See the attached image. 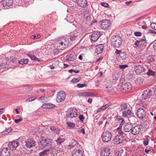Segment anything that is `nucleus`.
<instances>
[{"instance_id":"9","label":"nucleus","mask_w":156,"mask_h":156,"mask_svg":"<svg viewBox=\"0 0 156 156\" xmlns=\"http://www.w3.org/2000/svg\"><path fill=\"white\" fill-rule=\"evenodd\" d=\"M134 44L138 47H140L141 46L143 47H145L147 45V42L145 36H144L140 40L136 41L134 43Z\"/></svg>"},{"instance_id":"32","label":"nucleus","mask_w":156,"mask_h":156,"mask_svg":"<svg viewBox=\"0 0 156 156\" xmlns=\"http://www.w3.org/2000/svg\"><path fill=\"white\" fill-rule=\"evenodd\" d=\"M9 66V64L7 62H4L2 63H0V71L2 69H6Z\"/></svg>"},{"instance_id":"45","label":"nucleus","mask_w":156,"mask_h":156,"mask_svg":"<svg viewBox=\"0 0 156 156\" xmlns=\"http://www.w3.org/2000/svg\"><path fill=\"white\" fill-rule=\"evenodd\" d=\"M146 74L149 76H153L155 74V72L151 70H149L148 72Z\"/></svg>"},{"instance_id":"22","label":"nucleus","mask_w":156,"mask_h":156,"mask_svg":"<svg viewBox=\"0 0 156 156\" xmlns=\"http://www.w3.org/2000/svg\"><path fill=\"white\" fill-rule=\"evenodd\" d=\"M76 3L80 7L84 8L87 5V2L86 0H76Z\"/></svg>"},{"instance_id":"61","label":"nucleus","mask_w":156,"mask_h":156,"mask_svg":"<svg viewBox=\"0 0 156 156\" xmlns=\"http://www.w3.org/2000/svg\"><path fill=\"white\" fill-rule=\"evenodd\" d=\"M116 118L118 121L122 119L121 117L119 115H117Z\"/></svg>"},{"instance_id":"60","label":"nucleus","mask_w":156,"mask_h":156,"mask_svg":"<svg viewBox=\"0 0 156 156\" xmlns=\"http://www.w3.org/2000/svg\"><path fill=\"white\" fill-rule=\"evenodd\" d=\"M55 67V65L53 63L52 65H51L49 66V67L51 69H54Z\"/></svg>"},{"instance_id":"26","label":"nucleus","mask_w":156,"mask_h":156,"mask_svg":"<svg viewBox=\"0 0 156 156\" xmlns=\"http://www.w3.org/2000/svg\"><path fill=\"white\" fill-rule=\"evenodd\" d=\"M117 131L120 136H122V138H123V140L124 139L127 137V134L123 132L121 128L120 127L117 128Z\"/></svg>"},{"instance_id":"13","label":"nucleus","mask_w":156,"mask_h":156,"mask_svg":"<svg viewBox=\"0 0 156 156\" xmlns=\"http://www.w3.org/2000/svg\"><path fill=\"white\" fill-rule=\"evenodd\" d=\"M10 150L7 147H4L2 148L0 152L1 156H10Z\"/></svg>"},{"instance_id":"19","label":"nucleus","mask_w":156,"mask_h":156,"mask_svg":"<svg viewBox=\"0 0 156 156\" xmlns=\"http://www.w3.org/2000/svg\"><path fill=\"white\" fill-rule=\"evenodd\" d=\"M100 35L99 32H96L93 33L91 36V40L92 41L95 42L97 41Z\"/></svg>"},{"instance_id":"4","label":"nucleus","mask_w":156,"mask_h":156,"mask_svg":"<svg viewBox=\"0 0 156 156\" xmlns=\"http://www.w3.org/2000/svg\"><path fill=\"white\" fill-rule=\"evenodd\" d=\"M112 138V133L107 130H104L103 132L101 138L102 141L104 142H108L110 141Z\"/></svg>"},{"instance_id":"21","label":"nucleus","mask_w":156,"mask_h":156,"mask_svg":"<svg viewBox=\"0 0 156 156\" xmlns=\"http://www.w3.org/2000/svg\"><path fill=\"white\" fill-rule=\"evenodd\" d=\"M110 153V149L108 147H106L103 149L101 152V156H108Z\"/></svg>"},{"instance_id":"16","label":"nucleus","mask_w":156,"mask_h":156,"mask_svg":"<svg viewBox=\"0 0 156 156\" xmlns=\"http://www.w3.org/2000/svg\"><path fill=\"white\" fill-rule=\"evenodd\" d=\"M141 131V127L139 126H136L134 127L132 126L131 132L132 134L136 135L140 132Z\"/></svg>"},{"instance_id":"8","label":"nucleus","mask_w":156,"mask_h":156,"mask_svg":"<svg viewBox=\"0 0 156 156\" xmlns=\"http://www.w3.org/2000/svg\"><path fill=\"white\" fill-rule=\"evenodd\" d=\"M77 115V110L76 108H70L67 112V116L69 118H72L76 117Z\"/></svg>"},{"instance_id":"3","label":"nucleus","mask_w":156,"mask_h":156,"mask_svg":"<svg viewBox=\"0 0 156 156\" xmlns=\"http://www.w3.org/2000/svg\"><path fill=\"white\" fill-rule=\"evenodd\" d=\"M122 40L119 36L112 37L111 38L112 45L114 48H119L122 44Z\"/></svg>"},{"instance_id":"25","label":"nucleus","mask_w":156,"mask_h":156,"mask_svg":"<svg viewBox=\"0 0 156 156\" xmlns=\"http://www.w3.org/2000/svg\"><path fill=\"white\" fill-rule=\"evenodd\" d=\"M82 149H76L73 151V156H83Z\"/></svg>"},{"instance_id":"10","label":"nucleus","mask_w":156,"mask_h":156,"mask_svg":"<svg viewBox=\"0 0 156 156\" xmlns=\"http://www.w3.org/2000/svg\"><path fill=\"white\" fill-rule=\"evenodd\" d=\"M152 94V91L151 89H147L144 91L142 94V98L146 99L149 98Z\"/></svg>"},{"instance_id":"11","label":"nucleus","mask_w":156,"mask_h":156,"mask_svg":"<svg viewBox=\"0 0 156 156\" xmlns=\"http://www.w3.org/2000/svg\"><path fill=\"white\" fill-rule=\"evenodd\" d=\"M40 143L43 147H45L51 146L52 142L49 139H43L40 141Z\"/></svg>"},{"instance_id":"51","label":"nucleus","mask_w":156,"mask_h":156,"mask_svg":"<svg viewBox=\"0 0 156 156\" xmlns=\"http://www.w3.org/2000/svg\"><path fill=\"white\" fill-rule=\"evenodd\" d=\"M151 27L153 29L156 30V23H152L151 24Z\"/></svg>"},{"instance_id":"47","label":"nucleus","mask_w":156,"mask_h":156,"mask_svg":"<svg viewBox=\"0 0 156 156\" xmlns=\"http://www.w3.org/2000/svg\"><path fill=\"white\" fill-rule=\"evenodd\" d=\"M63 139L58 138L56 140V142L58 144H60L64 141Z\"/></svg>"},{"instance_id":"43","label":"nucleus","mask_w":156,"mask_h":156,"mask_svg":"<svg viewBox=\"0 0 156 156\" xmlns=\"http://www.w3.org/2000/svg\"><path fill=\"white\" fill-rule=\"evenodd\" d=\"M37 98L36 97H31L30 98H29L28 99H26L25 101V102H30L32 101H33L35 100Z\"/></svg>"},{"instance_id":"5","label":"nucleus","mask_w":156,"mask_h":156,"mask_svg":"<svg viewBox=\"0 0 156 156\" xmlns=\"http://www.w3.org/2000/svg\"><path fill=\"white\" fill-rule=\"evenodd\" d=\"M68 148L73 151L76 149H82L81 146L74 139H72L68 146Z\"/></svg>"},{"instance_id":"14","label":"nucleus","mask_w":156,"mask_h":156,"mask_svg":"<svg viewBox=\"0 0 156 156\" xmlns=\"http://www.w3.org/2000/svg\"><path fill=\"white\" fill-rule=\"evenodd\" d=\"M101 28L103 29H107L110 26V23L109 21L108 20H103L101 21Z\"/></svg>"},{"instance_id":"29","label":"nucleus","mask_w":156,"mask_h":156,"mask_svg":"<svg viewBox=\"0 0 156 156\" xmlns=\"http://www.w3.org/2000/svg\"><path fill=\"white\" fill-rule=\"evenodd\" d=\"M111 104L110 103H108L101 107V108L98 109L97 111L98 113L99 112L102 111H103L107 109L109 106H110Z\"/></svg>"},{"instance_id":"2","label":"nucleus","mask_w":156,"mask_h":156,"mask_svg":"<svg viewBox=\"0 0 156 156\" xmlns=\"http://www.w3.org/2000/svg\"><path fill=\"white\" fill-rule=\"evenodd\" d=\"M143 105L141 106L143 108H140L138 109L136 113L137 117L140 119L143 120L146 118V113L144 108H147L148 106L145 103H142Z\"/></svg>"},{"instance_id":"41","label":"nucleus","mask_w":156,"mask_h":156,"mask_svg":"<svg viewBox=\"0 0 156 156\" xmlns=\"http://www.w3.org/2000/svg\"><path fill=\"white\" fill-rule=\"evenodd\" d=\"M67 125V127L68 128L71 129L74 128L75 126L74 123L70 122H67L66 123Z\"/></svg>"},{"instance_id":"6","label":"nucleus","mask_w":156,"mask_h":156,"mask_svg":"<svg viewBox=\"0 0 156 156\" xmlns=\"http://www.w3.org/2000/svg\"><path fill=\"white\" fill-rule=\"evenodd\" d=\"M66 98V94L63 91H59L57 94L56 100L58 103L63 101Z\"/></svg>"},{"instance_id":"33","label":"nucleus","mask_w":156,"mask_h":156,"mask_svg":"<svg viewBox=\"0 0 156 156\" xmlns=\"http://www.w3.org/2000/svg\"><path fill=\"white\" fill-rule=\"evenodd\" d=\"M84 18L87 21L90 23L91 22V20L92 19L93 16L91 14H89L88 15H87L86 16H84Z\"/></svg>"},{"instance_id":"36","label":"nucleus","mask_w":156,"mask_h":156,"mask_svg":"<svg viewBox=\"0 0 156 156\" xmlns=\"http://www.w3.org/2000/svg\"><path fill=\"white\" fill-rule=\"evenodd\" d=\"M28 62V60L27 58L22 59L19 61L20 64L24 65L27 64Z\"/></svg>"},{"instance_id":"52","label":"nucleus","mask_w":156,"mask_h":156,"mask_svg":"<svg viewBox=\"0 0 156 156\" xmlns=\"http://www.w3.org/2000/svg\"><path fill=\"white\" fill-rule=\"evenodd\" d=\"M25 89L27 91H30L32 90L33 88L31 86H26L25 87Z\"/></svg>"},{"instance_id":"55","label":"nucleus","mask_w":156,"mask_h":156,"mask_svg":"<svg viewBox=\"0 0 156 156\" xmlns=\"http://www.w3.org/2000/svg\"><path fill=\"white\" fill-rule=\"evenodd\" d=\"M80 80V79L79 78H74L72 80V82L73 83H77Z\"/></svg>"},{"instance_id":"63","label":"nucleus","mask_w":156,"mask_h":156,"mask_svg":"<svg viewBox=\"0 0 156 156\" xmlns=\"http://www.w3.org/2000/svg\"><path fill=\"white\" fill-rule=\"evenodd\" d=\"M143 144L145 146H147L148 144V142L147 140H144L143 142Z\"/></svg>"},{"instance_id":"30","label":"nucleus","mask_w":156,"mask_h":156,"mask_svg":"<svg viewBox=\"0 0 156 156\" xmlns=\"http://www.w3.org/2000/svg\"><path fill=\"white\" fill-rule=\"evenodd\" d=\"M50 127V129L52 133L56 134H58L59 133V130L57 127L52 126Z\"/></svg>"},{"instance_id":"7","label":"nucleus","mask_w":156,"mask_h":156,"mask_svg":"<svg viewBox=\"0 0 156 156\" xmlns=\"http://www.w3.org/2000/svg\"><path fill=\"white\" fill-rule=\"evenodd\" d=\"M131 84L129 83H122L120 90L123 92L128 91L131 90Z\"/></svg>"},{"instance_id":"59","label":"nucleus","mask_w":156,"mask_h":156,"mask_svg":"<svg viewBox=\"0 0 156 156\" xmlns=\"http://www.w3.org/2000/svg\"><path fill=\"white\" fill-rule=\"evenodd\" d=\"M44 98H45L44 97L41 96L38 99V100L41 101L42 103H43V100Z\"/></svg>"},{"instance_id":"18","label":"nucleus","mask_w":156,"mask_h":156,"mask_svg":"<svg viewBox=\"0 0 156 156\" xmlns=\"http://www.w3.org/2000/svg\"><path fill=\"white\" fill-rule=\"evenodd\" d=\"M25 143L26 146L28 148L33 147L35 145V142L31 139H27Z\"/></svg>"},{"instance_id":"54","label":"nucleus","mask_w":156,"mask_h":156,"mask_svg":"<svg viewBox=\"0 0 156 156\" xmlns=\"http://www.w3.org/2000/svg\"><path fill=\"white\" fill-rule=\"evenodd\" d=\"M135 36H141V33L139 32H135L134 33Z\"/></svg>"},{"instance_id":"34","label":"nucleus","mask_w":156,"mask_h":156,"mask_svg":"<svg viewBox=\"0 0 156 156\" xmlns=\"http://www.w3.org/2000/svg\"><path fill=\"white\" fill-rule=\"evenodd\" d=\"M94 95V94L90 92H84L81 94L82 96L84 97H89Z\"/></svg>"},{"instance_id":"31","label":"nucleus","mask_w":156,"mask_h":156,"mask_svg":"<svg viewBox=\"0 0 156 156\" xmlns=\"http://www.w3.org/2000/svg\"><path fill=\"white\" fill-rule=\"evenodd\" d=\"M132 112L129 109H128L127 111H124L122 112V116L124 117L127 116L128 115H132Z\"/></svg>"},{"instance_id":"17","label":"nucleus","mask_w":156,"mask_h":156,"mask_svg":"<svg viewBox=\"0 0 156 156\" xmlns=\"http://www.w3.org/2000/svg\"><path fill=\"white\" fill-rule=\"evenodd\" d=\"M133 126L130 123H128L123 126L122 131L124 132H128L131 131Z\"/></svg>"},{"instance_id":"23","label":"nucleus","mask_w":156,"mask_h":156,"mask_svg":"<svg viewBox=\"0 0 156 156\" xmlns=\"http://www.w3.org/2000/svg\"><path fill=\"white\" fill-rule=\"evenodd\" d=\"M12 3V0H5L4 1L3 3V7L5 9H7V7L11 5Z\"/></svg>"},{"instance_id":"15","label":"nucleus","mask_w":156,"mask_h":156,"mask_svg":"<svg viewBox=\"0 0 156 156\" xmlns=\"http://www.w3.org/2000/svg\"><path fill=\"white\" fill-rule=\"evenodd\" d=\"M19 142L17 141H13L10 142L8 144V147L12 149H15L19 146Z\"/></svg>"},{"instance_id":"57","label":"nucleus","mask_w":156,"mask_h":156,"mask_svg":"<svg viewBox=\"0 0 156 156\" xmlns=\"http://www.w3.org/2000/svg\"><path fill=\"white\" fill-rule=\"evenodd\" d=\"M40 37V34L37 35H34L32 37V38L33 39L39 38Z\"/></svg>"},{"instance_id":"58","label":"nucleus","mask_w":156,"mask_h":156,"mask_svg":"<svg viewBox=\"0 0 156 156\" xmlns=\"http://www.w3.org/2000/svg\"><path fill=\"white\" fill-rule=\"evenodd\" d=\"M84 117L82 115H80L79 116V119L81 121H83L84 119Z\"/></svg>"},{"instance_id":"35","label":"nucleus","mask_w":156,"mask_h":156,"mask_svg":"<svg viewBox=\"0 0 156 156\" xmlns=\"http://www.w3.org/2000/svg\"><path fill=\"white\" fill-rule=\"evenodd\" d=\"M74 52H73V53L70 54L68 58L67 59L69 61H74L75 60V57L74 55Z\"/></svg>"},{"instance_id":"62","label":"nucleus","mask_w":156,"mask_h":156,"mask_svg":"<svg viewBox=\"0 0 156 156\" xmlns=\"http://www.w3.org/2000/svg\"><path fill=\"white\" fill-rule=\"evenodd\" d=\"M80 132L82 133L84 135L85 134V130L84 128H82L80 131Z\"/></svg>"},{"instance_id":"28","label":"nucleus","mask_w":156,"mask_h":156,"mask_svg":"<svg viewBox=\"0 0 156 156\" xmlns=\"http://www.w3.org/2000/svg\"><path fill=\"white\" fill-rule=\"evenodd\" d=\"M55 105L50 103H47L43 104L42 107L43 108H55Z\"/></svg>"},{"instance_id":"24","label":"nucleus","mask_w":156,"mask_h":156,"mask_svg":"<svg viewBox=\"0 0 156 156\" xmlns=\"http://www.w3.org/2000/svg\"><path fill=\"white\" fill-rule=\"evenodd\" d=\"M104 46L102 44H99L96 46L95 52L98 54L102 53L103 50Z\"/></svg>"},{"instance_id":"46","label":"nucleus","mask_w":156,"mask_h":156,"mask_svg":"<svg viewBox=\"0 0 156 156\" xmlns=\"http://www.w3.org/2000/svg\"><path fill=\"white\" fill-rule=\"evenodd\" d=\"M83 14L84 17L85 16H86L87 15H88L89 14H91L90 12V11L89 10L86 9L84 10L83 12Z\"/></svg>"},{"instance_id":"38","label":"nucleus","mask_w":156,"mask_h":156,"mask_svg":"<svg viewBox=\"0 0 156 156\" xmlns=\"http://www.w3.org/2000/svg\"><path fill=\"white\" fill-rule=\"evenodd\" d=\"M49 150L48 149L44 150L43 151L40 152L39 154L40 156H46L47 153H49Z\"/></svg>"},{"instance_id":"39","label":"nucleus","mask_w":156,"mask_h":156,"mask_svg":"<svg viewBox=\"0 0 156 156\" xmlns=\"http://www.w3.org/2000/svg\"><path fill=\"white\" fill-rule=\"evenodd\" d=\"M119 56L122 60L125 59L126 58V55L125 52H121L119 54Z\"/></svg>"},{"instance_id":"20","label":"nucleus","mask_w":156,"mask_h":156,"mask_svg":"<svg viewBox=\"0 0 156 156\" xmlns=\"http://www.w3.org/2000/svg\"><path fill=\"white\" fill-rule=\"evenodd\" d=\"M123 140V138H122V136H120L119 134L116 135L114 139L115 144H118L122 143Z\"/></svg>"},{"instance_id":"1","label":"nucleus","mask_w":156,"mask_h":156,"mask_svg":"<svg viewBox=\"0 0 156 156\" xmlns=\"http://www.w3.org/2000/svg\"><path fill=\"white\" fill-rule=\"evenodd\" d=\"M69 44V38L64 37L56 41L54 46L56 49L62 50L67 48Z\"/></svg>"},{"instance_id":"64","label":"nucleus","mask_w":156,"mask_h":156,"mask_svg":"<svg viewBox=\"0 0 156 156\" xmlns=\"http://www.w3.org/2000/svg\"><path fill=\"white\" fill-rule=\"evenodd\" d=\"M153 47L154 51H156V41L154 43Z\"/></svg>"},{"instance_id":"56","label":"nucleus","mask_w":156,"mask_h":156,"mask_svg":"<svg viewBox=\"0 0 156 156\" xmlns=\"http://www.w3.org/2000/svg\"><path fill=\"white\" fill-rule=\"evenodd\" d=\"M22 120V119L20 117L19 119H15L14 120L15 122L16 123H18Z\"/></svg>"},{"instance_id":"27","label":"nucleus","mask_w":156,"mask_h":156,"mask_svg":"<svg viewBox=\"0 0 156 156\" xmlns=\"http://www.w3.org/2000/svg\"><path fill=\"white\" fill-rule=\"evenodd\" d=\"M27 55L32 60H34L35 61L40 62V60L34 55V53L33 51L29 52Z\"/></svg>"},{"instance_id":"42","label":"nucleus","mask_w":156,"mask_h":156,"mask_svg":"<svg viewBox=\"0 0 156 156\" xmlns=\"http://www.w3.org/2000/svg\"><path fill=\"white\" fill-rule=\"evenodd\" d=\"M12 131V128L11 127H9V128H8L7 129H5L4 131H3L2 132V133L3 134H7V133H9Z\"/></svg>"},{"instance_id":"44","label":"nucleus","mask_w":156,"mask_h":156,"mask_svg":"<svg viewBox=\"0 0 156 156\" xmlns=\"http://www.w3.org/2000/svg\"><path fill=\"white\" fill-rule=\"evenodd\" d=\"M112 89L113 88L112 87L109 86H107L106 87L105 90L106 92H109L111 91Z\"/></svg>"},{"instance_id":"50","label":"nucleus","mask_w":156,"mask_h":156,"mask_svg":"<svg viewBox=\"0 0 156 156\" xmlns=\"http://www.w3.org/2000/svg\"><path fill=\"white\" fill-rule=\"evenodd\" d=\"M128 67L127 65H120L119 66V68L120 69L123 70L126 68Z\"/></svg>"},{"instance_id":"53","label":"nucleus","mask_w":156,"mask_h":156,"mask_svg":"<svg viewBox=\"0 0 156 156\" xmlns=\"http://www.w3.org/2000/svg\"><path fill=\"white\" fill-rule=\"evenodd\" d=\"M101 5L105 7H107L109 6V5L107 3L102 2L101 3Z\"/></svg>"},{"instance_id":"49","label":"nucleus","mask_w":156,"mask_h":156,"mask_svg":"<svg viewBox=\"0 0 156 156\" xmlns=\"http://www.w3.org/2000/svg\"><path fill=\"white\" fill-rule=\"evenodd\" d=\"M77 37V35H72L70 36L69 38L71 41H73L75 40Z\"/></svg>"},{"instance_id":"12","label":"nucleus","mask_w":156,"mask_h":156,"mask_svg":"<svg viewBox=\"0 0 156 156\" xmlns=\"http://www.w3.org/2000/svg\"><path fill=\"white\" fill-rule=\"evenodd\" d=\"M134 69L137 75L140 74L145 71V68L144 67L140 65L134 66Z\"/></svg>"},{"instance_id":"37","label":"nucleus","mask_w":156,"mask_h":156,"mask_svg":"<svg viewBox=\"0 0 156 156\" xmlns=\"http://www.w3.org/2000/svg\"><path fill=\"white\" fill-rule=\"evenodd\" d=\"M120 76L119 74L116 73H113L112 76L113 79L115 80H117L119 78Z\"/></svg>"},{"instance_id":"40","label":"nucleus","mask_w":156,"mask_h":156,"mask_svg":"<svg viewBox=\"0 0 156 156\" xmlns=\"http://www.w3.org/2000/svg\"><path fill=\"white\" fill-rule=\"evenodd\" d=\"M127 105L126 103L125 102H122L120 105V107L122 109L125 110L127 108Z\"/></svg>"},{"instance_id":"48","label":"nucleus","mask_w":156,"mask_h":156,"mask_svg":"<svg viewBox=\"0 0 156 156\" xmlns=\"http://www.w3.org/2000/svg\"><path fill=\"white\" fill-rule=\"evenodd\" d=\"M87 84L86 83H79L77 84V86L79 88H81L84 87H86Z\"/></svg>"}]
</instances>
